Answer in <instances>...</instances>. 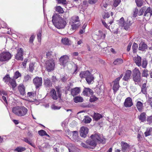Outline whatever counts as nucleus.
Segmentation results:
<instances>
[{"label": "nucleus", "instance_id": "nucleus-64", "mask_svg": "<svg viewBox=\"0 0 152 152\" xmlns=\"http://www.w3.org/2000/svg\"><path fill=\"white\" fill-rule=\"evenodd\" d=\"M0 93L1 95H7V92L4 90L0 91Z\"/></svg>", "mask_w": 152, "mask_h": 152}, {"label": "nucleus", "instance_id": "nucleus-21", "mask_svg": "<svg viewBox=\"0 0 152 152\" xmlns=\"http://www.w3.org/2000/svg\"><path fill=\"white\" fill-rule=\"evenodd\" d=\"M142 102L137 101H136L137 103L136 107L137 110L139 111H141L143 109V103H142L143 101L142 100Z\"/></svg>", "mask_w": 152, "mask_h": 152}, {"label": "nucleus", "instance_id": "nucleus-40", "mask_svg": "<svg viewBox=\"0 0 152 152\" xmlns=\"http://www.w3.org/2000/svg\"><path fill=\"white\" fill-rule=\"evenodd\" d=\"M78 132L76 131H75L72 132V137L74 140H76L78 138Z\"/></svg>", "mask_w": 152, "mask_h": 152}, {"label": "nucleus", "instance_id": "nucleus-10", "mask_svg": "<svg viewBox=\"0 0 152 152\" xmlns=\"http://www.w3.org/2000/svg\"><path fill=\"white\" fill-rule=\"evenodd\" d=\"M23 50L22 48L18 49L17 53L15 56V58L18 60H23Z\"/></svg>", "mask_w": 152, "mask_h": 152}, {"label": "nucleus", "instance_id": "nucleus-46", "mask_svg": "<svg viewBox=\"0 0 152 152\" xmlns=\"http://www.w3.org/2000/svg\"><path fill=\"white\" fill-rule=\"evenodd\" d=\"M137 6L138 7H141L143 4L142 0H135Z\"/></svg>", "mask_w": 152, "mask_h": 152}, {"label": "nucleus", "instance_id": "nucleus-25", "mask_svg": "<svg viewBox=\"0 0 152 152\" xmlns=\"http://www.w3.org/2000/svg\"><path fill=\"white\" fill-rule=\"evenodd\" d=\"M147 46L144 42H141L139 44V50H140L144 51L147 49Z\"/></svg>", "mask_w": 152, "mask_h": 152}, {"label": "nucleus", "instance_id": "nucleus-14", "mask_svg": "<svg viewBox=\"0 0 152 152\" xmlns=\"http://www.w3.org/2000/svg\"><path fill=\"white\" fill-rule=\"evenodd\" d=\"M133 105L132 99L129 97L127 98L125 100L124 102V106L126 107H130Z\"/></svg>", "mask_w": 152, "mask_h": 152}, {"label": "nucleus", "instance_id": "nucleus-34", "mask_svg": "<svg viewBox=\"0 0 152 152\" xmlns=\"http://www.w3.org/2000/svg\"><path fill=\"white\" fill-rule=\"evenodd\" d=\"M61 41L65 45H68L70 44L71 42L67 38H62Z\"/></svg>", "mask_w": 152, "mask_h": 152}, {"label": "nucleus", "instance_id": "nucleus-53", "mask_svg": "<svg viewBox=\"0 0 152 152\" xmlns=\"http://www.w3.org/2000/svg\"><path fill=\"white\" fill-rule=\"evenodd\" d=\"M51 108L54 110H59L61 107H60L57 106L54 104H53L51 107Z\"/></svg>", "mask_w": 152, "mask_h": 152}, {"label": "nucleus", "instance_id": "nucleus-47", "mask_svg": "<svg viewBox=\"0 0 152 152\" xmlns=\"http://www.w3.org/2000/svg\"><path fill=\"white\" fill-rule=\"evenodd\" d=\"M56 10L60 13H63L64 11L62 8L59 6L56 7Z\"/></svg>", "mask_w": 152, "mask_h": 152}, {"label": "nucleus", "instance_id": "nucleus-30", "mask_svg": "<svg viewBox=\"0 0 152 152\" xmlns=\"http://www.w3.org/2000/svg\"><path fill=\"white\" fill-rule=\"evenodd\" d=\"M74 100L75 102L77 103L83 102V99L81 97L77 96L74 98Z\"/></svg>", "mask_w": 152, "mask_h": 152}, {"label": "nucleus", "instance_id": "nucleus-28", "mask_svg": "<svg viewBox=\"0 0 152 152\" xmlns=\"http://www.w3.org/2000/svg\"><path fill=\"white\" fill-rule=\"evenodd\" d=\"M44 85L47 87H50L52 85L50 80L48 78L44 80Z\"/></svg>", "mask_w": 152, "mask_h": 152}, {"label": "nucleus", "instance_id": "nucleus-27", "mask_svg": "<svg viewBox=\"0 0 152 152\" xmlns=\"http://www.w3.org/2000/svg\"><path fill=\"white\" fill-rule=\"evenodd\" d=\"M146 86V83H144L141 88V92L143 94L145 95L147 94V88Z\"/></svg>", "mask_w": 152, "mask_h": 152}, {"label": "nucleus", "instance_id": "nucleus-22", "mask_svg": "<svg viewBox=\"0 0 152 152\" xmlns=\"http://www.w3.org/2000/svg\"><path fill=\"white\" fill-rule=\"evenodd\" d=\"M152 15V9L150 7H148L145 11L144 15L145 17H148L150 18Z\"/></svg>", "mask_w": 152, "mask_h": 152}, {"label": "nucleus", "instance_id": "nucleus-6", "mask_svg": "<svg viewBox=\"0 0 152 152\" xmlns=\"http://www.w3.org/2000/svg\"><path fill=\"white\" fill-rule=\"evenodd\" d=\"M57 94L54 89H52L50 92V95L52 98L54 100H57L58 98L61 97V95L59 88H57Z\"/></svg>", "mask_w": 152, "mask_h": 152}, {"label": "nucleus", "instance_id": "nucleus-59", "mask_svg": "<svg viewBox=\"0 0 152 152\" xmlns=\"http://www.w3.org/2000/svg\"><path fill=\"white\" fill-rule=\"evenodd\" d=\"M35 38V36L34 35H32L29 39V42L30 43H33L34 40Z\"/></svg>", "mask_w": 152, "mask_h": 152}, {"label": "nucleus", "instance_id": "nucleus-49", "mask_svg": "<svg viewBox=\"0 0 152 152\" xmlns=\"http://www.w3.org/2000/svg\"><path fill=\"white\" fill-rule=\"evenodd\" d=\"M55 53L52 51H49L47 53L46 56L47 57H50L51 56H53L55 55Z\"/></svg>", "mask_w": 152, "mask_h": 152}, {"label": "nucleus", "instance_id": "nucleus-50", "mask_svg": "<svg viewBox=\"0 0 152 152\" xmlns=\"http://www.w3.org/2000/svg\"><path fill=\"white\" fill-rule=\"evenodd\" d=\"M31 79V77L30 75H26L24 77V80L26 82L28 81Z\"/></svg>", "mask_w": 152, "mask_h": 152}, {"label": "nucleus", "instance_id": "nucleus-45", "mask_svg": "<svg viewBox=\"0 0 152 152\" xmlns=\"http://www.w3.org/2000/svg\"><path fill=\"white\" fill-rule=\"evenodd\" d=\"M138 48V45L137 44L135 43H134L133 44L132 47V49H133V53H135L136 52V50Z\"/></svg>", "mask_w": 152, "mask_h": 152}, {"label": "nucleus", "instance_id": "nucleus-2", "mask_svg": "<svg viewBox=\"0 0 152 152\" xmlns=\"http://www.w3.org/2000/svg\"><path fill=\"white\" fill-rule=\"evenodd\" d=\"M80 76L81 78H85L88 84L91 83L93 81L94 77L88 71L81 72L80 74Z\"/></svg>", "mask_w": 152, "mask_h": 152}, {"label": "nucleus", "instance_id": "nucleus-32", "mask_svg": "<svg viewBox=\"0 0 152 152\" xmlns=\"http://www.w3.org/2000/svg\"><path fill=\"white\" fill-rule=\"evenodd\" d=\"M9 84L10 85L12 86V88H14L16 86V84L15 81V80L13 79H11L9 82Z\"/></svg>", "mask_w": 152, "mask_h": 152}, {"label": "nucleus", "instance_id": "nucleus-60", "mask_svg": "<svg viewBox=\"0 0 152 152\" xmlns=\"http://www.w3.org/2000/svg\"><path fill=\"white\" fill-rule=\"evenodd\" d=\"M110 16V15L108 13H105L102 16L103 18L105 19L106 18H108Z\"/></svg>", "mask_w": 152, "mask_h": 152}, {"label": "nucleus", "instance_id": "nucleus-1", "mask_svg": "<svg viewBox=\"0 0 152 152\" xmlns=\"http://www.w3.org/2000/svg\"><path fill=\"white\" fill-rule=\"evenodd\" d=\"M52 21L55 27L59 29L64 28L66 24V21L58 14H54Z\"/></svg>", "mask_w": 152, "mask_h": 152}, {"label": "nucleus", "instance_id": "nucleus-58", "mask_svg": "<svg viewBox=\"0 0 152 152\" xmlns=\"http://www.w3.org/2000/svg\"><path fill=\"white\" fill-rule=\"evenodd\" d=\"M34 64L33 63H31L29 65V69L31 71H32L34 69Z\"/></svg>", "mask_w": 152, "mask_h": 152}, {"label": "nucleus", "instance_id": "nucleus-13", "mask_svg": "<svg viewBox=\"0 0 152 152\" xmlns=\"http://www.w3.org/2000/svg\"><path fill=\"white\" fill-rule=\"evenodd\" d=\"M88 131V129L85 127H82L80 130V135L82 137H85Z\"/></svg>", "mask_w": 152, "mask_h": 152}, {"label": "nucleus", "instance_id": "nucleus-56", "mask_svg": "<svg viewBox=\"0 0 152 152\" xmlns=\"http://www.w3.org/2000/svg\"><path fill=\"white\" fill-rule=\"evenodd\" d=\"M35 94L34 92H29L27 94V95L28 96L31 98L34 96Z\"/></svg>", "mask_w": 152, "mask_h": 152}, {"label": "nucleus", "instance_id": "nucleus-16", "mask_svg": "<svg viewBox=\"0 0 152 152\" xmlns=\"http://www.w3.org/2000/svg\"><path fill=\"white\" fill-rule=\"evenodd\" d=\"M28 109L24 106H20L19 116L22 117L26 115L28 112Z\"/></svg>", "mask_w": 152, "mask_h": 152}, {"label": "nucleus", "instance_id": "nucleus-15", "mask_svg": "<svg viewBox=\"0 0 152 152\" xmlns=\"http://www.w3.org/2000/svg\"><path fill=\"white\" fill-rule=\"evenodd\" d=\"M121 145L122 150L123 152H126L129 149L130 145L127 143L123 141L121 142Z\"/></svg>", "mask_w": 152, "mask_h": 152}, {"label": "nucleus", "instance_id": "nucleus-29", "mask_svg": "<svg viewBox=\"0 0 152 152\" xmlns=\"http://www.w3.org/2000/svg\"><path fill=\"white\" fill-rule=\"evenodd\" d=\"M70 21L72 23H75L77 22H80L78 17L76 16L72 17L71 18Z\"/></svg>", "mask_w": 152, "mask_h": 152}, {"label": "nucleus", "instance_id": "nucleus-63", "mask_svg": "<svg viewBox=\"0 0 152 152\" xmlns=\"http://www.w3.org/2000/svg\"><path fill=\"white\" fill-rule=\"evenodd\" d=\"M97 0H88V3L91 4H94L95 3Z\"/></svg>", "mask_w": 152, "mask_h": 152}, {"label": "nucleus", "instance_id": "nucleus-23", "mask_svg": "<svg viewBox=\"0 0 152 152\" xmlns=\"http://www.w3.org/2000/svg\"><path fill=\"white\" fill-rule=\"evenodd\" d=\"M86 142L90 146L95 147L96 145L97 142L96 141L92 140L91 139L86 140Z\"/></svg>", "mask_w": 152, "mask_h": 152}, {"label": "nucleus", "instance_id": "nucleus-55", "mask_svg": "<svg viewBox=\"0 0 152 152\" xmlns=\"http://www.w3.org/2000/svg\"><path fill=\"white\" fill-rule=\"evenodd\" d=\"M58 3L62 4H66V0H56Z\"/></svg>", "mask_w": 152, "mask_h": 152}, {"label": "nucleus", "instance_id": "nucleus-7", "mask_svg": "<svg viewBox=\"0 0 152 152\" xmlns=\"http://www.w3.org/2000/svg\"><path fill=\"white\" fill-rule=\"evenodd\" d=\"M54 62L53 59H50L46 61L45 67L48 72L54 70Z\"/></svg>", "mask_w": 152, "mask_h": 152}, {"label": "nucleus", "instance_id": "nucleus-17", "mask_svg": "<svg viewBox=\"0 0 152 152\" xmlns=\"http://www.w3.org/2000/svg\"><path fill=\"white\" fill-rule=\"evenodd\" d=\"M83 94L85 96H89L90 95L93 94V92L92 90L89 88H86L83 91Z\"/></svg>", "mask_w": 152, "mask_h": 152}, {"label": "nucleus", "instance_id": "nucleus-52", "mask_svg": "<svg viewBox=\"0 0 152 152\" xmlns=\"http://www.w3.org/2000/svg\"><path fill=\"white\" fill-rule=\"evenodd\" d=\"M97 99V97L94 96H92L90 97V101L91 102H92L96 100Z\"/></svg>", "mask_w": 152, "mask_h": 152}, {"label": "nucleus", "instance_id": "nucleus-11", "mask_svg": "<svg viewBox=\"0 0 152 152\" xmlns=\"http://www.w3.org/2000/svg\"><path fill=\"white\" fill-rule=\"evenodd\" d=\"M91 138L92 140L96 141V142L99 141L102 142L103 141L101 136L98 134L95 133L92 134L91 136Z\"/></svg>", "mask_w": 152, "mask_h": 152}, {"label": "nucleus", "instance_id": "nucleus-18", "mask_svg": "<svg viewBox=\"0 0 152 152\" xmlns=\"http://www.w3.org/2000/svg\"><path fill=\"white\" fill-rule=\"evenodd\" d=\"M131 73V71L130 70L126 71L123 79L125 81H128L129 80Z\"/></svg>", "mask_w": 152, "mask_h": 152}, {"label": "nucleus", "instance_id": "nucleus-20", "mask_svg": "<svg viewBox=\"0 0 152 152\" xmlns=\"http://www.w3.org/2000/svg\"><path fill=\"white\" fill-rule=\"evenodd\" d=\"M80 91V89L79 87H76L72 89L71 90V94L73 96L78 94Z\"/></svg>", "mask_w": 152, "mask_h": 152}, {"label": "nucleus", "instance_id": "nucleus-8", "mask_svg": "<svg viewBox=\"0 0 152 152\" xmlns=\"http://www.w3.org/2000/svg\"><path fill=\"white\" fill-rule=\"evenodd\" d=\"M123 76V75L121 74L120 77L116 78L113 81L114 84L113 86V89L114 92H116L118 89L119 87V82Z\"/></svg>", "mask_w": 152, "mask_h": 152}, {"label": "nucleus", "instance_id": "nucleus-33", "mask_svg": "<svg viewBox=\"0 0 152 152\" xmlns=\"http://www.w3.org/2000/svg\"><path fill=\"white\" fill-rule=\"evenodd\" d=\"M139 119L142 122H144L145 121L146 119V114L145 113H142L139 116Z\"/></svg>", "mask_w": 152, "mask_h": 152}, {"label": "nucleus", "instance_id": "nucleus-36", "mask_svg": "<svg viewBox=\"0 0 152 152\" xmlns=\"http://www.w3.org/2000/svg\"><path fill=\"white\" fill-rule=\"evenodd\" d=\"M39 134L41 136H43L46 135L48 136V137H49L50 136L44 130H41L38 132Z\"/></svg>", "mask_w": 152, "mask_h": 152}, {"label": "nucleus", "instance_id": "nucleus-38", "mask_svg": "<svg viewBox=\"0 0 152 152\" xmlns=\"http://www.w3.org/2000/svg\"><path fill=\"white\" fill-rule=\"evenodd\" d=\"M11 78L10 77L9 75H6L3 78L4 82L6 83L9 82Z\"/></svg>", "mask_w": 152, "mask_h": 152}, {"label": "nucleus", "instance_id": "nucleus-42", "mask_svg": "<svg viewBox=\"0 0 152 152\" xmlns=\"http://www.w3.org/2000/svg\"><path fill=\"white\" fill-rule=\"evenodd\" d=\"M91 119L88 116H85L84 118L83 119V121H84V122L85 123L87 124L89 123L91 121Z\"/></svg>", "mask_w": 152, "mask_h": 152}, {"label": "nucleus", "instance_id": "nucleus-24", "mask_svg": "<svg viewBox=\"0 0 152 152\" xmlns=\"http://www.w3.org/2000/svg\"><path fill=\"white\" fill-rule=\"evenodd\" d=\"M18 89L21 95H24L25 94V88L24 85H20L18 86Z\"/></svg>", "mask_w": 152, "mask_h": 152}, {"label": "nucleus", "instance_id": "nucleus-48", "mask_svg": "<svg viewBox=\"0 0 152 152\" xmlns=\"http://www.w3.org/2000/svg\"><path fill=\"white\" fill-rule=\"evenodd\" d=\"M41 30H39L38 33L37 34V37L39 42H40L41 41Z\"/></svg>", "mask_w": 152, "mask_h": 152}, {"label": "nucleus", "instance_id": "nucleus-26", "mask_svg": "<svg viewBox=\"0 0 152 152\" xmlns=\"http://www.w3.org/2000/svg\"><path fill=\"white\" fill-rule=\"evenodd\" d=\"M131 18H129L127 20V22L126 23V24L125 26V29L127 30L129 28L130 26L132 23V21H131L130 20V19H131Z\"/></svg>", "mask_w": 152, "mask_h": 152}, {"label": "nucleus", "instance_id": "nucleus-12", "mask_svg": "<svg viewBox=\"0 0 152 152\" xmlns=\"http://www.w3.org/2000/svg\"><path fill=\"white\" fill-rule=\"evenodd\" d=\"M69 60V57L66 55L61 56L59 59L61 64L65 66Z\"/></svg>", "mask_w": 152, "mask_h": 152}, {"label": "nucleus", "instance_id": "nucleus-51", "mask_svg": "<svg viewBox=\"0 0 152 152\" xmlns=\"http://www.w3.org/2000/svg\"><path fill=\"white\" fill-rule=\"evenodd\" d=\"M121 0H114V2L113 4L114 7H117L121 2Z\"/></svg>", "mask_w": 152, "mask_h": 152}, {"label": "nucleus", "instance_id": "nucleus-57", "mask_svg": "<svg viewBox=\"0 0 152 152\" xmlns=\"http://www.w3.org/2000/svg\"><path fill=\"white\" fill-rule=\"evenodd\" d=\"M148 122L149 124H150L151 123L152 121V116H150L148 117L147 119Z\"/></svg>", "mask_w": 152, "mask_h": 152}, {"label": "nucleus", "instance_id": "nucleus-54", "mask_svg": "<svg viewBox=\"0 0 152 152\" xmlns=\"http://www.w3.org/2000/svg\"><path fill=\"white\" fill-rule=\"evenodd\" d=\"M138 12V9L136 8L133 11V16L135 17L137 16V14Z\"/></svg>", "mask_w": 152, "mask_h": 152}, {"label": "nucleus", "instance_id": "nucleus-31", "mask_svg": "<svg viewBox=\"0 0 152 152\" xmlns=\"http://www.w3.org/2000/svg\"><path fill=\"white\" fill-rule=\"evenodd\" d=\"M123 62V60L121 58H118L116 59L113 62L114 64L118 65L121 64Z\"/></svg>", "mask_w": 152, "mask_h": 152}, {"label": "nucleus", "instance_id": "nucleus-3", "mask_svg": "<svg viewBox=\"0 0 152 152\" xmlns=\"http://www.w3.org/2000/svg\"><path fill=\"white\" fill-rule=\"evenodd\" d=\"M134 60L136 65L138 66H142L143 68H146L147 65V61L146 59L144 58L142 59L141 64V58L137 55L134 58Z\"/></svg>", "mask_w": 152, "mask_h": 152}, {"label": "nucleus", "instance_id": "nucleus-5", "mask_svg": "<svg viewBox=\"0 0 152 152\" xmlns=\"http://www.w3.org/2000/svg\"><path fill=\"white\" fill-rule=\"evenodd\" d=\"M12 57L11 53L8 52H3L0 54V61L4 62L8 61Z\"/></svg>", "mask_w": 152, "mask_h": 152}, {"label": "nucleus", "instance_id": "nucleus-41", "mask_svg": "<svg viewBox=\"0 0 152 152\" xmlns=\"http://www.w3.org/2000/svg\"><path fill=\"white\" fill-rule=\"evenodd\" d=\"M126 24V23L124 22V19L123 18H121L120 20L119 25L121 26H124L125 28V26Z\"/></svg>", "mask_w": 152, "mask_h": 152}, {"label": "nucleus", "instance_id": "nucleus-61", "mask_svg": "<svg viewBox=\"0 0 152 152\" xmlns=\"http://www.w3.org/2000/svg\"><path fill=\"white\" fill-rule=\"evenodd\" d=\"M23 140L26 142L28 143L31 145L32 146V144L28 140V139L25 138L23 139Z\"/></svg>", "mask_w": 152, "mask_h": 152}, {"label": "nucleus", "instance_id": "nucleus-19", "mask_svg": "<svg viewBox=\"0 0 152 152\" xmlns=\"http://www.w3.org/2000/svg\"><path fill=\"white\" fill-rule=\"evenodd\" d=\"M20 108V106H16L13 107L12 110V112L16 115L19 116Z\"/></svg>", "mask_w": 152, "mask_h": 152}, {"label": "nucleus", "instance_id": "nucleus-44", "mask_svg": "<svg viewBox=\"0 0 152 152\" xmlns=\"http://www.w3.org/2000/svg\"><path fill=\"white\" fill-rule=\"evenodd\" d=\"M148 71L147 69H144L142 72V75L143 77H147L148 75Z\"/></svg>", "mask_w": 152, "mask_h": 152}, {"label": "nucleus", "instance_id": "nucleus-62", "mask_svg": "<svg viewBox=\"0 0 152 152\" xmlns=\"http://www.w3.org/2000/svg\"><path fill=\"white\" fill-rule=\"evenodd\" d=\"M81 145L84 147L85 148H90V147L89 146L87 145H86L84 143H82L81 144Z\"/></svg>", "mask_w": 152, "mask_h": 152}, {"label": "nucleus", "instance_id": "nucleus-4", "mask_svg": "<svg viewBox=\"0 0 152 152\" xmlns=\"http://www.w3.org/2000/svg\"><path fill=\"white\" fill-rule=\"evenodd\" d=\"M132 71L133 79L135 84H137L141 81V73L139 69L137 68H135Z\"/></svg>", "mask_w": 152, "mask_h": 152}, {"label": "nucleus", "instance_id": "nucleus-39", "mask_svg": "<svg viewBox=\"0 0 152 152\" xmlns=\"http://www.w3.org/2000/svg\"><path fill=\"white\" fill-rule=\"evenodd\" d=\"M26 150L25 148L18 147L16 148L14 150V151H17L18 152H22Z\"/></svg>", "mask_w": 152, "mask_h": 152}, {"label": "nucleus", "instance_id": "nucleus-9", "mask_svg": "<svg viewBox=\"0 0 152 152\" xmlns=\"http://www.w3.org/2000/svg\"><path fill=\"white\" fill-rule=\"evenodd\" d=\"M33 82L36 88H38L42 85V77H37L33 79Z\"/></svg>", "mask_w": 152, "mask_h": 152}, {"label": "nucleus", "instance_id": "nucleus-37", "mask_svg": "<svg viewBox=\"0 0 152 152\" xmlns=\"http://www.w3.org/2000/svg\"><path fill=\"white\" fill-rule=\"evenodd\" d=\"M102 117V115L99 113H95L94 116V118L96 121H98Z\"/></svg>", "mask_w": 152, "mask_h": 152}, {"label": "nucleus", "instance_id": "nucleus-43", "mask_svg": "<svg viewBox=\"0 0 152 152\" xmlns=\"http://www.w3.org/2000/svg\"><path fill=\"white\" fill-rule=\"evenodd\" d=\"M21 76V74L18 71H17L15 72L13 77L14 79H17Z\"/></svg>", "mask_w": 152, "mask_h": 152}, {"label": "nucleus", "instance_id": "nucleus-35", "mask_svg": "<svg viewBox=\"0 0 152 152\" xmlns=\"http://www.w3.org/2000/svg\"><path fill=\"white\" fill-rule=\"evenodd\" d=\"M80 25V22L77 23L76 24L75 23H72L71 25V29L72 30H74L77 28Z\"/></svg>", "mask_w": 152, "mask_h": 152}]
</instances>
